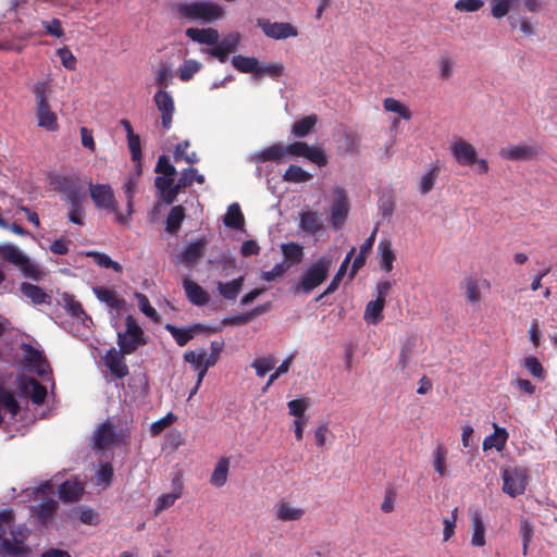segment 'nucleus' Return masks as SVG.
I'll use <instances>...</instances> for the list:
<instances>
[{
  "instance_id": "ea45409f",
  "label": "nucleus",
  "mask_w": 557,
  "mask_h": 557,
  "mask_svg": "<svg viewBox=\"0 0 557 557\" xmlns=\"http://www.w3.org/2000/svg\"><path fill=\"white\" fill-rule=\"evenodd\" d=\"M83 493L77 482L65 481L59 487V497L64 502H76Z\"/></svg>"
},
{
  "instance_id": "20e7f679",
  "label": "nucleus",
  "mask_w": 557,
  "mask_h": 557,
  "mask_svg": "<svg viewBox=\"0 0 557 557\" xmlns=\"http://www.w3.org/2000/svg\"><path fill=\"white\" fill-rule=\"evenodd\" d=\"M89 194L98 209L107 210L115 215L120 224H127V215L119 211V203L109 184H92L89 182Z\"/></svg>"
},
{
  "instance_id": "423d86ee",
  "label": "nucleus",
  "mask_w": 557,
  "mask_h": 557,
  "mask_svg": "<svg viewBox=\"0 0 557 557\" xmlns=\"http://www.w3.org/2000/svg\"><path fill=\"white\" fill-rule=\"evenodd\" d=\"M350 210L347 191L337 186L332 191L330 223L335 231L343 228Z\"/></svg>"
},
{
  "instance_id": "cd10ccee",
  "label": "nucleus",
  "mask_w": 557,
  "mask_h": 557,
  "mask_svg": "<svg viewBox=\"0 0 557 557\" xmlns=\"http://www.w3.org/2000/svg\"><path fill=\"white\" fill-rule=\"evenodd\" d=\"M385 300L374 299L367 304L363 319L367 323L376 325L383 320Z\"/></svg>"
},
{
  "instance_id": "7ed1b4c3",
  "label": "nucleus",
  "mask_w": 557,
  "mask_h": 557,
  "mask_svg": "<svg viewBox=\"0 0 557 557\" xmlns=\"http://www.w3.org/2000/svg\"><path fill=\"white\" fill-rule=\"evenodd\" d=\"M33 94L35 97V109L37 125L45 128L48 132H55L59 128L58 116L55 112L51 110L48 102V83L37 82L34 85Z\"/></svg>"
},
{
  "instance_id": "9d476101",
  "label": "nucleus",
  "mask_w": 557,
  "mask_h": 557,
  "mask_svg": "<svg viewBox=\"0 0 557 557\" xmlns=\"http://www.w3.org/2000/svg\"><path fill=\"white\" fill-rule=\"evenodd\" d=\"M153 101L161 114L162 127L168 131L172 126V120L175 112L173 97L170 92L160 89L153 96Z\"/></svg>"
},
{
  "instance_id": "4be33fe9",
  "label": "nucleus",
  "mask_w": 557,
  "mask_h": 557,
  "mask_svg": "<svg viewBox=\"0 0 557 557\" xmlns=\"http://www.w3.org/2000/svg\"><path fill=\"white\" fill-rule=\"evenodd\" d=\"M165 330L172 335L178 346H185L197 332L203 331L205 326L201 324H194L189 329H181L173 324H166Z\"/></svg>"
},
{
  "instance_id": "4468645a",
  "label": "nucleus",
  "mask_w": 557,
  "mask_h": 557,
  "mask_svg": "<svg viewBox=\"0 0 557 557\" xmlns=\"http://www.w3.org/2000/svg\"><path fill=\"white\" fill-rule=\"evenodd\" d=\"M22 350L24 351L25 360L32 364L38 375L44 376L50 372V367L42 352L30 344H22Z\"/></svg>"
},
{
  "instance_id": "f257e3e1",
  "label": "nucleus",
  "mask_w": 557,
  "mask_h": 557,
  "mask_svg": "<svg viewBox=\"0 0 557 557\" xmlns=\"http://www.w3.org/2000/svg\"><path fill=\"white\" fill-rule=\"evenodd\" d=\"M174 10L180 20L202 24L213 23L225 14L221 5L207 0L178 2L175 4Z\"/></svg>"
},
{
  "instance_id": "6ab92c4d",
  "label": "nucleus",
  "mask_w": 557,
  "mask_h": 557,
  "mask_svg": "<svg viewBox=\"0 0 557 557\" xmlns=\"http://www.w3.org/2000/svg\"><path fill=\"white\" fill-rule=\"evenodd\" d=\"M208 240L202 237L186 246L180 256L182 262L186 264L196 263L205 255Z\"/></svg>"
},
{
  "instance_id": "5fc2aeb1",
  "label": "nucleus",
  "mask_w": 557,
  "mask_h": 557,
  "mask_svg": "<svg viewBox=\"0 0 557 557\" xmlns=\"http://www.w3.org/2000/svg\"><path fill=\"white\" fill-rule=\"evenodd\" d=\"M0 406L4 408L12 417H15L21 407L14 396L7 389L0 387Z\"/></svg>"
},
{
  "instance_id": "052dcab7",
  "label": "nucleus",
  "mask_w": 557,
  "mask_h": 557,
  "mask_svg": "<svg viewBox=\"0 0 557 557\" xmlns=\"http://www.w3.org/2000/svg\"><path fill=\"white\" fill-rule=\"evenodd\" d=\"M519 0H493L491 13L495 18H502L507 15Z\"/></svg>"
},
{
  "instance_id": "69168bd1",
  "label": "nucleus",
  "mask_w": 557,
  "mask_h": 557,
  "mask_svg": "<svg viewBox=\"0 0 557 557\" xmlns=\"http://www.w3.org/2000/svg\"><path fill=\"white\" fill-rule=\"evenodd\" d=\"M180 497L181 492L168 493L159 496L156 502V515L173 506L176 499H178Z\"/></svg>"
},
{
  "instance_id": "37998d69",
  "label": "nucleus",
  "mask_w": 557,
  "mask_h": 557,
  "mask_svg": "<svg viewBox=\"0 0 557 557\" xmlns=\"http://www.w3.org/2000/svg\"><path fill=\"white\" fill-rule=\"evenodd\" d=\"M312 178V174L301 166L292 164L283 174V181L288 183H306Z\"/></svg>"
},
{
  "instance_id": "aec40b11",
  "label": "nucleus",
  "mask_w": 557,
  "mask_h": 557,
  "mask_svg": "<svg viewBox=\"0 0 557 557\" xmlns=\"http://www.w3.org/2000/svg\"><path fill=\"white\" fill-rule=\"evenodd\" d=\"M21 388L29 394L32 401L41 405L47 397V388L34 377H27L21 382Z\"/></svg>"
},
{
  "instance_id": "2f4dec72",
  "label": "nucleus",
  "mask_w": 557,
  "mask_h": 557,
  "mask_svg": "<svg viewBox=\"0 0 557 557\" xmlns=\"http://www.w3.org/2000/svg\"><path fill=\"white\" fill-rule=\"evenodd\" d=\"M244 285V276H239L231 282L218 283V290L220 295L226 300H235L240 293Z\"/></svg>"
},
{
  "instance_id": "a878e982",
  "label": "nucleus",
  "mask_w": 557,
  "mask_h": 557,
  "mask_svg": "<svg viewBox=\"0 0 557 557\" xmlns=\"http://www.w3.org/2000/svg\"><path fill=\"white\" fill-rule=\"evenodd\" d=\"M507 440L508 432L506 429L494 424V433L483 440L482 448L483 450L495 448L497 451H502L506 446Z\"/></svg>"
},
{
  "instance_id": "ddd939ff",
  "label": "nucleus",
  "mask_w": 557,
  "mask_h": 557,
  "mask_svg": "<svg viewBox=\"0 0 557 557\" xmlns=\"http://www.w3.org/2000/svg\"><path fill=\"white\" fill-rule=\"evenodd\" d=\"M126 354H122V351L115 348H111L107 351L104 356L106 366L110 370V372L117 379H123L128 375V367L125 363L124 356Z\"/></svg>"
},
{
  "instance_id": "774afa93",
  "label": "nucleus",
  "mask_w": 557,
  "mask_h": 557,
  "mask_svg": "<svg viewBox=\"0 0 557 557\" xmlns=\"http://www.w3.org/2000/svg\"><path fill=\"white\" fill-rule=\"evenodd\" d=\"M8 530L12 536V541L26 544L25 541L28 539L30 530L25 524L15 525L13 522L8 527Z\"/></svg>"
},
{
  "instance_id": "39448f33",
  "label": "nucleus",
  "mask_w": 557,
  "mask_h": 557,
  "mask_svg": "<svg viewBox=\"0 0 557 557\" xmlns=\"http://www.w3.org/2000/svg\"><path fill=\"white\" fill-rule=\"evenodd\" d=\"M147 344L145 333L136 319L128 314L125 318V330L117 333V346L122 354L131 355L138 347Z\"/></svg>"
},
{
  "instance_id": "0eeeda50",
  "label": "nucleus",
  "mask_w": 557,
  "mask_h": 557,
  "mask_svg": "<svg viewBox=\"0 0 557 557\" xmlns=\"http://www.w3.org/2000/svg\"><path fill=\"white\" fill-rule=\"evenodd\" d=\"M286 154L294 157H304L317 164L325 166L329 162L327 157L321 147L309 146L305 141H294L285 146Z\"/></svg>"
},
{
  "instance_id": "72a5a7b5",
  "label": "nucleus",
  "mask_w": 557,
  "mask_h": 557,
  "mask_svg": "<svg viewBox=\"0 0 557 557\" xmlns=\"http://www.w3.org/2000/svg\"><path fill=\"white\" fill-rule=\"evenodd\" d=\"M184 219H185V209L181 205L174 206L170 210V212L166 216V221H165L166 232L170 234H176L180 231Z\"/></svg>"
},
{
  "instance_id": "13d9d810",
  "label": "nucleus",
  "mask_w": 557,
  "mask_h": 557,
  "mask_svg": "<svg viewBox=\"0 0 557 557\" xmlns=\"http://www.w3.org/2000/svg\"><path fill=\"white\" fill-rule=\"evenodd\" d=\"M282 252L285 259L289 260L293 263H298L302 260L304 249L297 243H287L282 245Z\"/></svg>"
},
{
  "instance_id": "4d7b16f0",
  "label": "nucleus",
  "mask_w": 557,
  "mask_h": 557,
  "mask_svg": "<svg viewBox=\"0 0 557 557\" xmlns=\"http://www.w3.org/2000/svg\"><path fill=\"white\" fill-rule=\"evenodd\" d=\"M276 363V359L273 355H269L263 358L256 359L251 367L256 370V374L259 377H263L269 371H271Z\"/></svg>"
},
{
  "instance_id": "864d4df0",
  "label": "nucleus",
  "mask_w": 557,
  "mask_h": 557,
  "mask_svg": "<svg viewBox=\"0 0 557 557\" xmlns=\"http://www.w3.org/2000/svg\"><path fill=\"white\" fill-rule=\"evenodd\" d=\"M62 300H63L64 307L70 315L77 318V319H82L83 317H86V313L83 309L82 304L78 300H76L73 295L65 293L62 296Z\"/></svg>"
},
{
  "instance_id": "2eb2a0df",
  "label": "nucleus",
  "mask_w": 557,
  "mask_h": 557,
  "mask_svg": "<svg viewBox=\"0 0 557 557\" xmlns=\"http://www.w3.org/2000/svg\"><path fill=\"white\" fill-rule=\"evenodd\" d=\"M92 441L96 449L102 450L109 448L115 443L114 426L110 422L100 424L94 433Z\"/></svg>"
},
{
  "instance_id": "412c9836",
  "label": "nucleus",
  "mask_w": 557,
  "mask_h": 557,
  "mask_svg": "<svg viewBox=\"0 0 557 557\" xmlns=\"http://www.w3.org/2000/svg\"><path fill=\"white\" fill-rule=\"evenodd\" d=\"M355 251H356L355 247H352L348 251V253L346 255L345 259L343 260L342 264L339 265L337 272L333 276V278H332L331 283L329 284V286L325 288V290L322 294H320L315 298L317 301L321 300L324 296L333 294L335 290H337V288H338L343 277L346 274L347 268H348V265L350 263V260H351Z\"/></svg>"
},
{
  "instance_id": "4c0bfd02",
  "label": "nucleus",
  "mask_w": 557,
  "mask_h": 557,
  "mask_svg": "<svg viewBox=\"0 0 557 557\" xmlns=\"http://www.w3.org/2000/svg\"><path fill=\"white\" fill-rule=\"evenodd\" d=\"M224 224L234 230H242L245 224V218L238 203L228 206L224 216Z\"/></svg>"
},
{
  "instance_id": "de8ad7c7",
  "label": "nucleus",
  "mask_w": 557,
  "mask_h": 557,
  "mask_svg": "<svg viewBox=\"0 0 557 557\" xmlns=\"http://www.w3.org/2000/svg\"><path fill=\"white\" fill-rule=\"evenodd\" d=\"M188 186H190L189 178H187L186 175L184 177H180L174 185L161 194L163 201L168 205L173 203L180 191Z\"/></svg>"
},
{
  "instance_id": "09e8293b",
  "label": "nucleus",
  "mask_w": 557,
  "mask_h": 557,
  "mask_svg": "<svg viewBox=\"0 0 557 557\" xmlns=\"http://www.w3.org/2000/svg\"><path fill=\"white\" fill-rule=\"evenodd\" d=\"M88 257H91L94 261L101 268L112 269L113 271L121 273L123 268L122 265L112 260L107 253L98 252V251H89L87 252Z\"/></svg>"
},
{
  "instance_id": "7c9ffc66",
  "label": "nucleus",
  "mask_w": 557,
  "mask_h": 557,
  "mask_svg": "<svg viewBox=\"0 0 557 557\" xmlns=\"http://www.w3.org/2000/svg\"><path fill=\"white\" fill-rule=\"evenodd\" d=\"M317 122L318 116L315 114L306 115L293 124L292 134L297 138H304L312 132Z\"/></svg>"
},
{
  "instance_id": "3c124183",
  "label": "nucleus",
  "mask_w": 557,
  "mask_h": 557,
  "mask_svg": "<svg viewBox=\"0 0 557 557\" xmlns=\"http://www.w3.org/2000/svg\"><path fill=\"white\" fill-rule=\"evenodd\" d=\"M201 69V63L197 60H185L178 69V77L183 82H188Z\"/></svg>"
},
{
  "instance_id": "f3484780",
  "label": "nucleus",
  "mask_w": 557,
  "mask_h": 557,
  "mask_svg": "<svg viewBox=\"0 0 557 557\" xmlns=\"http://www.w3.org/2000/svg\"><path fill=\"white\" fill-rule=\"evenodd\" d=\"M183 288L187 299L193 305L205 306L210 300L209 294L199 284L187 277L183 280Z\"/></svg>"
},
{
  "instance_id": "e2e57ef3",
  "label": "nucleus",
  "mask_w": 557,
  "mask_h": 557,
  "mask_svg": "<svg viewBox=\"0 0 557 557\" xmlns=\"http://www.w3.org/2000/svg\"><path fill=\"white\" fill-rule=\"evenodd\" d=\"M438 168L434 166L422 176L419 186V190L422 195H426L433 189L434 184L438 177Z\"/></svg>"
},
{
  "instance_id": "9b49d317",
  "label": "nucleus",
  "mask_w": 557,
  "mask_h": 557,
  "mask_svg": "<svg viewBox=\"0 0 557 557\" xmlns=\"http://www.w3.org/2000/svg\"><path fill=\"white\" fill-rule=\"evenodd\" d=\"M450 152L454 159L461 165L472 166L476 161V150L472 144L459 138L451 143Z\"/></svg>"
},
{
  "instance_id": "c9c22d12",
  "label": "nucleus",
  "mask_w": 557,
  "mask_h": 557,
  "mask_svg": "<svg viewBox=\"0 0 557 557\" xmlns=\"http://www.w3.org/2000/svg\"><path fill=\"white\" fill-rule=\"evenodd\" d=\"M139 176L140 175H138V168H136V173L129 175L127 181L123 185V191L127 200V212L125 214L127 215V222L129 221V216L133 214V200L138 185Z\"/></svg>"
},
{
  "instance_id": "a211bd4d",
  "label": "nucleus",
  "mask_w": 557,
  "mask_h": 557,
  "mask_svg": "<svg viewBox=\"0 0 557 557\" xmlns=\"http://www.w3.org/2000/svg\"><path fill=\"white\" fill-rule=\"evenodd\" d=\"M186 36L200 45L213 46L219 42L220 34L215 28H187Z\"/></svg>"
},
{
  "instance_id": "c85d7f7f",
  "label": "nucleus",
  "mask_w": 557,
  "mask_h": 557,
  "mask_svg": "<svg viewBox=\"0 0 557 557\" xmlns=\"http://www.w3.org/2000/svg\"><path fill=\"white\" fill-rule=\"evenodd\" d=\"M376 236V230L362 243L360 246L359 253L355 257L351 269H350V277H354L359 269H361L366 263V256L372 249L374 240Z\"/></svg>"
},
{
  "instance_id": "603ef678",
  "label": "nucleus",
  "mask_w": 557,
  "mask_h": 557,
  "mask_svg": "<svg viewBox=\"0 0 557 557\" xmlns=\"http://www.w3.org/2000/svg\"><path fill=\"white\" fill-rule=\"evenodd\" d=\"M17 268L25 277L34 281H40L45 276V272L40 270L37 264L32 262L27 256L25 257V262L20 263Z\"/></svg>"
},
{
  "instance_id": "c03bdc74",
  "label": "nucleus",
  "mask_w": 557,
  "mask_h": 557,
  "mask_svg": "<svg viewBox=\"0 0 557 557\" xmlns=\"http://www.w3.org/2000/svg\"><path fill=\"white\" fill-rule=\"evenodd\" d=\"M0 257L14 264L15 267H18L20 263L25 262L24 255L16 246L14 245H1L0 246Z\"/></svg>"
},
{
  "instance_id": "bb28decb",
  "label": "nucleus",
  "mask_w": 557,
  "mask_h": 557,
  "mask_svg": "<svg viewBox=\"0 0 557 557\" xmlns=\"http://www.w3.org/2000/svg\"><path fill=\"white\" fill-rule=\"evenodd\" d=\"M299 227L307 234L314 235L323 228V222L315 211H305L299 215Z\"/></svg>"
},
{
  "instance_id": "8fccbe9b",
  "label": "nucleus",
  "mask_w": 557,
  "mask_h": 557,
  "mask_svg": "<svg viewBox=\"0 0 557 557\" xmlns=\"http://www.w3.org/2000/svg\"><path fill=\"white\" fill-rule=\"evenodd\" d=\"M519 534L522 539V554H523V556H527L529 545L532 542V539L534 535V527L532 525V523L529 520H527V519L520 520Z\"/></svg>"
},
{
  "instance_id": "f704fd0d",
  "label": "nucleus",
  "mask_w": 557,
  "mask_h": 557,
  "mask_svg": "<svg viewBox=\"0 0 557 557\" xmlns=\"http://www.w3.org/2000/svg\"><path fill=\"white\" fill-rule=\"evenodd\" d=\"M232 65L242 73H253L257 76L259 61L253 57L237 54L232 58Z\"/></svg>"
},
{
  "instance_id": "680f3d73",
  "label": "nucleus",
  "mask_w": 557,
  "mask_h": 557,
  "mask_svg": "<svg viewBox=\"0 0 557 557\" xmlns=\"http://www.w3.org/2000/svg\"><path fill=\"white\" fill-rule=\"evenodd\" d=\"M206 356H207V350L203 348H200L198 350H189V351L185 352L184 360L186 362L190 363L191 366H194V368L199 372L206 362V359H205Z\"/></svg>"
},
{
  "instance_id": "6e6552de",
  "label": "nucleus",
  "mask_w": 557,
  "mask_h": 557,
  "mask_svg": "<svg viewBox=\"0 0 557 557\" xmlns=\"http://www.w3.org/2000/svg\"><path fill=\"white\" fill-rule=\"evenodd\" d=\"M503 492L510 497H517L524 493L528 484V474L523 469H505L502 474Z\"/></svg>"
},
{
  "instance_id": "58836bf2",
  "label": "nucleus",
  "mask_w": 557,
  "mask_h": 557,
  "mask_svg": "<svg viewBox=\"0 0 557 557\" xmlns=\"http://www.w3.org/2000/svg\"><path fill=\"white\" fill-rule=\"evenodd\" d=\"M230 460L226 457L221 458L211 474L210 483L215 487L223 486L227 481Z\"/></svg>"
},
{
  "instance_id": "49530a36",
  "label": "nucleus",
  "mask_w": 557,
  "mask_h": 557,
  "mask_svg": "<svg viewBox=\"0 0 557 557\" xmlns=\"http://www.w3.org/2000/svg\"><path fill=\"white\" fill-rule=\"evenodd\" d=\"M383 108L388 112L397 113L401 119L409 121L412 117L411 111L408 107L403 104L395 98H386L383 101Z\"/></svg>"
},
{
  "instance_id": "c756f323",
  "label": "nucleus",
  "mask_w": 557,
  "mask_h": 557,
  "mask_svg": "<svg viewBox=\"0 0 557 557\" xmlns=\"http://www.w3.org/2000/svg\"><path fill=\"white\" fill-rule=\"evenodd\" d=\"M447 455L448 449L445 447L444 444H438L432 454L434 471L441 478L449 475V470L447 468Z\"/></svg>"
},
{
  "instance_id": "bf43d9fd",
  "label": "nucleus",
  "mask_w": 557,
  "mask_h": 557,
  "mask_svg": "<svg viewBox=\"0 0 557 557\" xmlns=\"http://www.w3.org/2000/svg\"><path fill=\"white\" fill-rule=\"evenodd\" d=\"M135 297L138 302V307L140 311L150 318L153 322L160 321V314L157 312V310L150 305L148 297L143 293H136Z\"/></svg>"
},
{
  "instance_id": "e433bc0d",
  "label": "nucleus",
  "mask_w": 557,
  "mask_h": 557,
  "mask_svg": "<svg viewBox=\"0 0 557 557\" xmlns=\"http://www.w3.org/2000/svg\"><path fill=\"white\" fill-rule=\"evenodd\" d=\"M379 255H380V267L385 272H391L393 270V263L395 261V253L392 249V244L389 240H381L379 246Z\"/></svg>"
},
{
  "instance_id": "338daca9",
  "label": "nucleus",
  "mask_w": 557,
  "mask_h": 557,
  "mask_svg": "<svg viewBox=\"0 0 557 557\" xmlns=\"http://www.w3.org/2000/svg\"><path fill=\"white\" fill-rule=\"evenodd\" d=\"M284 71H285V67H284L283 63H281V62L270 63V64L262 65V66L259 65L257 77L268 75L272 78H278L280 76H282L284 74Z\"/></svg>"
},
{
  "instance_id": "393cba45",
  "label": "nucleus",
  "mask_w": 557,
  "mask_h": 557,
  "mask_svg": "<svg viewBox=\"0 0 557 557\" xmlns=\"http://www.w3.org/2000/svg\"><path fill=\"white\" fill-rule=\"evenodd\" d=\"M286 157V150L285 146L282 144H273L272 146L259 151L253 160L256 162H275L281 163L285 160Z\"/></svg>"
},
{
  "instance_id": "6e6d98bb",
  "label": "nucleus",
  "mask_w": 557,
  "mask_h": 557,
  "mask_svg": "<svg viewBox=\"0 0 557 557\" xmlns=\"http://www.w3.org/2000/svg\"><path fill=\"white\" fill-rule=\"evenodd\" d=\"M128 149L131 152L132 160L136 163V168H138V175L141 174V145L140 138L138 135L127 136Z\"/></svg>"
},
{
  "instance_id": "1a4fd4ad",
  "label": "nucleus",
  "mask_w": 557,
  "mask_h": 557,
  "mask_svg": "<svg viewBox=\"0 0 557 557\" xmlns=\"http://www.w3.org/2000/svg\"><path fill=\"white\" fill-rule=\"evenodd\" d=\"M257 26L262 29L267 37L275 40L297 37L299 34L297 27L286 22H271L267 18H258Z\"/></svg>"
},
{
  "instance_id": "f8f14e48",
  "label": "nucleus",
  "mask_w": 557,
  "mask_h": 557,
  "mask_svg": "<svg viewBox=\"0 0 557 557\" xmlns=\"http://www.w3.org/2000/svg\"><path fill=\"white\" fill-rule=\"evenodd\" d=\"M539 153L540 148L537 146H529L525 144H519L517 146L503 148L499 151V156L503 159L511 161L531 160L535 158Z\"/></svg>"
},
{
  "instance_id": "0e129e2a",
  "label": "nucleus",
  "mask_w": 557,
  "mask_h": 557,
  "mask_svg": "<svg viewBox=\"0 0 557 557\" xmlns=\"http://www.w3.org/2000/svg\"><path fill=\"white\" fill-rule=\"evenodd\" d=\"M523 367L536 379L545 377V370L540 360L534 356H529L523 361Z\"/></svg>"
},
{
  "instance_id": "5701e85b",
  "label": "nucleus",
  "mask_w": 557,
  "mask_h": 557,
  "mask_svg": "<svg viewBox=\"0 0 557 557\" xmlns=\"http://www.w3.org/2000/svg\"><path fill=\"white\" fill-rule=\"evenodd\" d=\"M32 553L27 544H21L9 539L0 542V557H28Z\"/></svg>"
},
{
  "instance_id": "dca6fc26",
  "label": "nucleus",
  "mask_w": 557,
  "mask_h": 557,
  "mask_svg": "<svg viewBox=\"0 0 557 557\" xmlns=\"http://www.w3.org/2000/svg\"><path fill=\"white\" fill-rule=\"evenodd\" d=\"M95 296L100 302L106 304L109 308L120 311L124 308L126 301L114 289L98 286L92 289Z\"/></svg>"
},
{
  "instance_id": "a19ab883",
  "label": "nucleus",
  "mask_w": 557,
  "mask_h": 557,
  "mask_svg": "<svg viewBox=\"0 0 557 557\" xmlns=\"http://www.w3.org/2000/svg\"><path fill=\"white\" fill-rule=\"evenodd\" d=\"M58 508V503L52 498H47L39 503L35 508V516L41 522L46 523Z\"/></svg>"
},
{
  "instance_id": "473e14b6",
  "label": "nucleus",
  "mask_w": 557,
  "mask_h": 557,
  "mask_svg": "<svg viewBox=\"0 0 557 557\" xmlns=\"http://www.w3.org/2000/svg\"><path fill=\"white\" fill-rule=\"evenodd\" d=\"M22 294L29 298L34 304L41 305L49 300V295L39 286L23 282L20 287Z\"/></svg>"
},
{
  "instance_id": "79ce46f5",
  "label": "nucleus",
  "mask_w": 557,
  "mask_h": 557,
  "mask_svg": "<svg viewBox=\"0 0 557 557\" xmlns=\"http://www.w3.org/2000/svg\"><path fill=\"white\" fill-rule=\"evenodd\" d=\"M304 513V509L295 508L288 502H281L277 506V519L282 521L299 520Z\"/></svg>"
},
{
  "instance_id": "b1692460",
  "label": "nucleus",
  "mask_w": 557,
  "mask_h": 557,
  "mask_svg": "<svg viewBox=\"0 0 557 557\" xmlns=\"http://www.w3.org/2000/svg\"><path fill=\"white\" fill-rule=\"evenodd\" d=\"M472 536L471 544L476 547L485 545V524L479 510L470 511Z\"/></svg>"
},
{
  "instance_id": "a18cd8bd",
  "label": "nucleus",
  "mask_w": 557,
  "mask_h": 557,
  "mask_svg": "<svg viewBox=\"0 0 557 557\" xmlns=\"http://www.w3.org/2000/svg\"><path fill=\"white\" fill-rule=\"evenodd\" d=\"M221 350H222V344H220L218 342L211 343V354L208 357L206 356V358H205L206 362L198 373V384H201L203 377L207 374L208 369L210 367H213L218 362Z\"/></svg>"
},
{
  "instance_id": "f03ea898",
  "label": "nucleus",
  "mask_w": 557,
  "mask_h": 557,
  "mask_svg": "<svg viewBox=\"0 0 557 557\" xmlns=\"http://www.w3.org/2000/svg\"><path fill=\"white\" fill-rule=\"evenodd\" d=\"M333 260L330 256H322L308 265L299 275L295 284L296 294H310L319 287L329 276Z\"/></svg>"
}]
</instances>
